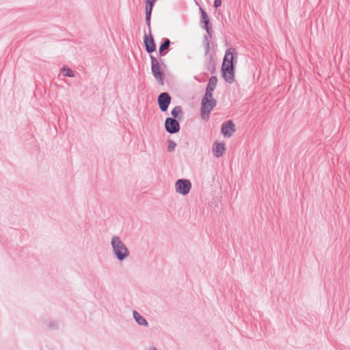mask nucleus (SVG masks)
I'll return each mask as SVG.
<instances>
[{"instance_id":"1","label":"nucleus","mask_w":350,"mask_h":350,"mask_svg":"<svg viewBox=\"0 0 350 350\" xmlns=\"http://www.w3.org/2000/svg\"><path fill=\"white\" fill-rule=\"evenodd\" d=\"M112 254L118 262H122L129 258L131 252L126 243L118 235H113L110 239Z\"/></svg>"},{"instance_id":"2","label":"nucleus","mask_w":350,"mask_h":350,"mask_svg":"<svg viewBox=\"0 0 350 350\" xmlns=\"http://www.w3.org/2000/svg\"><path fill=\"white\" fill-rule=\"evenodd\" d=\"M237 62V56L234 49H228L223 60L221 70L224 79L229 83L234 80V61Z\"/></svg>"},{"instance_id":"3","label":"nucleus","mask_w":350,"mask_h":350,"mask_svg":"<svg viewBox=\"0 0 350 350\" xmlns=\"http://www.w3.org/2000/svg\"><path fill=\"white\" fill-rule=\"evenodd\" d=\"M216 105V100L213 95L205 94L202 100L201 116L204 120H208L211 110Z\"/></svg>"},{"instance_id":"4","label":"nucleus","mask_w":350,"mask_h":350,"mask_svg":"<svg viewBox=\"0 0 350 350\" xmlns=\"http://www.w3.org/2000/svg\"><path fill=\"white\" fill-rule=\"evenodd\" d=\"M192 184L189 179H178L174 184V190L176 193L185 196L188 195L191 189Z\"/></svg>"},{"instance_id":"5","label":"nucleus","mask_w":350,"mask_h":350,"mask_svg":"<svg viewBox=\"0 0 350 350\" xmlns=\"http://www.w3.org/2000/svg\"><path fill=\"white\" fill-rule=\"evenodd\" d=\"M151 59V70L154 79L160 85H163V73L160 71V66L157 59L153 56H150Z\"/></svg>"},{"instance_id":"6","label":"nucleus","mask_w":350,"mask_h":350,"mask_svg":"<svg viewBox=\"0 0 350 350\" xmlns=\"http://www.w3.org/2000/svg\"><path fill=\"white\" fill-rule=\"evenodd\" d=\"M171 98L168 93L163 92L161 93L158 98V103L160 109L162 111H165L167 109V107L170 103Z\"/></svg>"},{"instance_id":"7","label":"nucleus","mask_w":350,"mask_h":350,"mask_svg":"<svg viewBox=\"0 0 350 350\" xmlns=\"http://www.w3.org/2000/svg\"><path fill=\"white\" fill-rule=\"evenodd\" d=\"M165 126L167 131L170 133H175L180 130L179 123L176 120L171 118H167L165 120Z\"/></svg>"},{"instance_id":"8","label":"nucleus","mask_w":350,"mask_h":350,"mask_svg":"<svg viewBox=\"0 0 350 350\" xmlns=\"http://www.w3.org/2000/svg\"><path fill=\"white\" fill-rule=\"evenodd\" d=\"M221 131L224 137H230L235 131L234 124L231 120L227 121L222 124Z\"/></svg>"},{"instance_id":"9","label":"nucleus","mask_w":350,"mask_h":350,"mask_svg":"<svg viewBox=\"0 0 350 350\" xmlns=\"http://www.w3.org/2000/svg\"><path fill=\"white\" fill-rule=\"evenodd\" d=\"M226 151V145L224 142H215L212 147V152L217 158L221 157Z\"/></svg>"},{"instance_id":"10","label":"nucleus","mask_w":350,"mask_h":350,"mask_svg":"<svg viewBox=\"0 0 350 350\" xmlns=\"http://www.w3.org/2000/svg\"><path fill=\"white\" fill-rule=\"evenodd\" d=\"M157 0H146V6H145V11H146V22L148 26H150V16H151V12L153 8V5L154 3Z\"/></svg>"},{"instance_id":"11","label":"nucleus","mask_w":350,"mask_h":350,"mask_svg":"<svg viewBox=\"0 0 350 350\" xmlns=\"http://www.w3.org/2000/svg\"><path fill=\"white\" fill-rule=\"evenodd\" d=\"M144 44L146 49L148 53H152L156 49V46L154 44L153 38L151 35L145 36Z\"/></svg>"},{"instance_id":"12","label":"nucleus","mask_w":350,"mask_h":350,"mask_svg":"<svg viewBox=\"0 0 350 350\" xmlns=\"http://www.w3.org/2000/svg\"><path fill=\"white\" fill-rule=\"evenodd\" d=\"M217 83V79L216 77H211L208 80V83L206 87L205 94L213 95V92L214 91Z\"/></svg>"},{"instance_id":"13","label":"nucleus","mask_w":350,"mask_h":350,"mask_svg":"<svg viewBox=\"0 0 350 350\" xmlns=\"http://www.w3.org/2000/svg\"><path fill=\"white\" fill-rule=\"evenodd\" d=\"M133 317L138 325H143L144 327L148 326V323L146 319L136 310L133 311Z\"/></svg>"},{"instance_id":"14","label":"nucleus","mask_w":350,"mask_h":350,"mask_svg":"<svg viewBox=\"0 0 350 350\" xmlns=\"http://www.w3.org/2000/svg\"><path fill=\"white\" fill-rule=\"evenodd\" d=\"M200 12H201V21H202V23H204V25H205L204 28L206 29V30L208 33L209 32V27H208L209 18H208V16L206 14V12L202 8H200Z\"/></svg>"},{"instance_id":"15","label":"nucleus","mask_w":350,"mask_h":350,"mask_svg":"<svg viewBox=\"0 0 350 350\" xmlns=\"http://www.w3.org/2000/svg\"><path fill=\"white\" fill-rule=\"evenodd\" d=\"M182 113V109L180 106L175 107L171 111V114L174 118H178L179 115Z\"/></svg>"},{"instance_id":"16","label":"nucleus","mask_w":350,"mask_h":350,"mask_svg":"<svg viewBox=\"0 0 350 350\" xmlns=\"http://www.w3.org/2000/svg\"><path fill=\"white\" fill-rule=\"evenodd\" d=\"M176 146V144L172 139L167 140V150L169 152H173Z\"/></svg>"},{"instance_id":"17","label":"nucleus","mask_w":350,"mask_h":350,"mask_svg":"<svg viewBox=\"0 0 350 350\" xmlns=\"http://www.w3.org/2000/svg\"><path fill=\"white\" fill-rule=\"evenodd\" d=\"M62 73L64 74V75L69 77H73L75 76L73 72L68 67L66 66L62 68Z\"/></svg>"},{"instance_id":"18","label":"nucleus","mask_w":350,"mask_h":350,"mask_svg":"<svg viewBox=\"0 0 350 350\" xmlns=\"http://www.w3.org/2000/svg\"><path fill=\"white\" fill-rule=\"evenodd\" d=\"M170 44V41L168 39H165L164 42L159 47V52L162 53L163 51L168 49Z\"/></svg>"},{"instance_id":"19","label":"nucleus","mask_w":350,"mask_h":350,"mask_svg":"<svg viewBox=\"0 0 350 350\" xmlns=\"http://www.w3.org/2000/svg\"><path fill=\"white\" fill-rule=\"evenodd\" d=\"M221 1L222 0H215L214 1V6L215 8H218L221 5Z\"/></svg>"}]
</instances>
